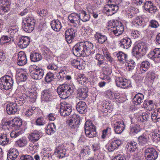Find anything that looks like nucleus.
Here are the masks:
<instances>
[{
	"label": "nucleus",
	"mask_w": 160,
	"mask_h": 160,
	"mask_svg": "<svg viewBox=\"0 0 160 160\" xmlns=\"http://www.w3.org/2000/svg\"><path fill=\"white\" fill-rule=\"evenodd\" d=\"M55 74V73L51 72L48 73L45 78V81L48 82H49L52 81L54 78V75Z\"/></svg>",
	"instance_id": "4d7b16f0"
},
{
	"label": "nucleus",
	"mask_w": 160,
	"mask_h": 160,
	"mask_svg": "<svg viewBox=\"0 0 160 160\" xmlns=\"http://www.w3.org/2000/svg\"><path fill=\"white\" fill-rule=\"evenodd\" d=\"M159 26L158 22L155 20H152L149 23L148 28L150 27L153 28H157Z\"/></svg>",
	"instance_id": "052dcab7"
},
{
	"label": "nucleus",
	"mask_w": 160,
	"mask_h": 160,
	"mask_svg": "<svg viewBox=\"0 0 160 160\" xmlns=\"http://www.w3.org/2000/svg\"><path fill=\"white\" fill-rule=\"evenodd\" d=\"M29 71L32 78L36 80L41 79L44 74L43 70L35 65H31L29 68Z\"/></svg>",
	"instance_id": "7ed1b4c3"
},
{
	"label": "nucleus",
	"mask_w": 160,
	"mask_h": 160,
	"mask_svg": "<svg viewBox=\"0 0 160 160\" xmlns=\"http://www.w3.org/2000/svg\"><path fill=\"white\" fill-rule=\"evenodd\" d=\"M18 30V26L16 25H12L10 26L8 29V33L11 35L10 37L12 38L14 35L16 33Z\"/></svg>",
	"instance_id": "37998d69"
},
{
	"label": "nucleus",
	"mask_w": 160,
	"mask_h": 160,
	"mask_svg": "<svg viewBox=\"0 0 160 160\" xmlns=\"http://www.w3.org/2000/svg\"><path fill=\"white\" fill-rule=\"evenodd\" d=\"M93 44L89 42H78L73 47V53L79 57L89 56L93 51Z\"/></svg>",
	"instance_id": "f257e3e1"
},
{
	"label": "nucleus",
	"mask_w": 160,
	"mask_h": 160,
	"mask_svg": "<svg viewBox=\"0 0 160 160\" xmlns=\"http://www.w3.org/2000/svg\"><path fill=\"white\" fill-rule=\"evenodd\" d=\"M84 129L85 133L87 137L92 138L96 136L97 132L96 127L91 122L88 121L86 122Z\"/></svg>",
	"instance_id": "39448f33"
},
{
	"label": "nucleus",
	"mask_w": 160,
	"mask_h": 160,
	"mask_svg": "<svg viewBox=\"0 0 160 160\" xmlns=\"http://www.w3.org/2000/svg\"><path fill=\"white\" fill-rule=\"evenodd\" d=\"M20 160H34L33 158L31 156L28 155H22L20 158Z\"/></svg>",
	"instance_id": "774afa93"
},
{
	"label": "nucleus",
	"mask_w": 160,
	"mask_h": 160,
	"mask_svg": "<svg viewBox=\"0 0 160 160\" xmlns=\"http://www.w3.org/2000/svg\"><path fill=\"white\" fill-rule=\"evenodd\" d=\"M28 92L29 93L26 92V93L23 94V99L22 100V98H21L19 100L20 101L22 102L21 103H24L25 102V101L24 100V98H29V101L32 102H34L36 101L37 98V93L32 90L29 91Z\"/></svg>",
	"instance_id": "1a4fd4ad"
},
{
	"label": "nucleus",
	"mask_w": 160,
	"mask_h": 160,
	"mask_svg": "<svg viewBox=\"0 0 160 160\" xmlns=\"http://www.w3.org/2000/svg\"><path fill=\"white\" fill-rule=\"evenodd\" d=\"M94 36L98 42L100 44H103L107 40V37L106 35L99 32H97Z\"/></svg>",
	"instance_id": "f704fd0d"
},
{
	"label": "nucleus",
	"mask_w": 160,
	"mask_h": 160,
	"mask_svg": "<svg viewBox=\"0 0 160 160\" xmlns=\"http://www.w3.org/2000/svg\"><path fill=\"white\" fill-rule=\"evenodd\" d=\"M143 95L141 93H138L134 96L133 101L138 104H139L143 102Z\"/></svg>",
	"instance_id": "de8ad7c7"
},
{
	"label": "nucleus",
	"mask_w": 160,
	"mask_h": 160,
	"mask_svg": "<svg viewBox=\"0 0 160 160\" xmlns=\"http://www.w3.org/2000/svg\"><path fill=\"white\" fill-rule=\"evenodd\" d=\"M51 26L52 28L56 32L59 31L62 28L60 22L58 20H54L51 22Z\"/></svg>",
	"instance_id": "473e14b6"
},
{
	"label": "nucleus",
	"mask_w": 160,
	"mask_h": 160,
	"mask_svg": "<svg viewBox=\"0 0 160 160\" xmlns=\"http://www.w3.org/2000/svg\"><path fill=\"white\" fill-rule=\"evenodd\" d=\"M57 92L59 97L62 99H66L69 97L68 96L67 93L65 92V91H63L59 86L57 88Z\"/></svg>",
	"instance_id": "49530a36"
},
{
	"label": "nucleus",
	"mask_w": 160,
	"mask_h": 160,
	"mask_svg": "<svg viewBox=\"0 0 160 160\" xmlns=\"http://www.w3.org/2000/svg\"><path fill=\"white\" fill-rule=\"evenodd\" d=\"M108 26L110 29L111 32L116 36L121 35L124 31V27L122 24L117 20L109 21Z\"/></svg>",
	"instance_id": "f03ea898"
},
{
	"label": "nucleus",
	"mask_w": 160,
	"mask_h": 160,
	"mask_svg": "<svg viewBox=\"0 0 160 160\" xmlns=\"http://www.w3.org/2000/svg\"><path fill=\"white\" fill-rule=\"evenodd\" d=\"M131 40L130 38H125L120 41L119 45L121 48L127 49L131 46Z\"/></svg>",
	"instance_id": "a878e982"
},
{
	"label": "nucleus",
	"mask_w": 160,
	"mask_h": 160,
	"mask_svg": "<svg viewBox=\"0 0 160 160\" xmlns=\"http://www.w3.org/2000/svg\"><path fill=\"white\" fill-rule=\"evenodd\" d=\"M34 27L35 26L33 25V24L31 25L24 23L22 26V28L24 31L28 32H31L34 29Z\"/></svg>",
	"instance_id": "3c124183"
},
{
	"label": "nucleus",
	"mask_w": 160,
	"mask_h": 160,
	"mask_svg": "<svg viewBox=\"0 0 160 160\" xmlns=\"http://www.w3.org/2000/svg\"><path fill=\"white\" fill-rule=\"evenodd\" d=\"M27 141L25 139L22 138L19 139L16 142V144L20 147L25 146L27 144Z\"/></svg>",
	"instance_id": "6e6d98bb"
},
{
	"label": "nucleus",
	"mask_w": 160,
	"mask_h": 160,
	"mask_svg": "<svg viewBox=\"0 0 160 160\" xmlns=\"http://www.w3.org/2000/svg\"><path fill=\"white\" fill-rule=\"evenodd\" d=\"M80 19L83 22H86L89 20L90 16L88 13L84 10H81L79 14Z\"/></svg>",
	"instance_id": "4c0bfd02"
},
{
	"label": "nucleus",
	"mask_w": 160,
	"mask_h": 160,
	"mask_svg": "<svg viewBox=\"0 0 160 160\" xmlns=\"http://www.w3.org/2000/svg\"><path fill=\"white\" fill-rule=\"evenodd\" d=\"M68 19L70 22L75 27L77 26L79 23L80 16L79 14L72 13L68 16Z\"/></svg>",
	"instance_id": "dca6fc26"
},
{
	"label": "nucleus",
	"mask_w": 160,
	"mask_h": 160,
	"mask_svg": "<svg viewBox=\"0 0 160 160\" xmlns=\"http://www.w3.org/2000/svg\"><path fill=\"white\" fill-rule=\"evenodd\" d=\"M143 7L146 11L151 13H155L157 10L156 7L151 1H146Z\"/></svg>",
	"instance_id": "4468645a"
},
{
	"label": "nucleus",
	"mask_w": 160,
	"mask_h": 160,
	"mask_svg": "<svg viewBox=\"0 0 160 160\" xmlns=\"http://www.w3.org/2000/svg\"><path fill=\"white\" fill-rule=\"evenodd\" d=\"M9 139L7 138L6 134H2L0 137V144L5 145L9 143Z\"/></svg>",
	"instance_id": "864d4df0"
},
{
	"label": "nucleus",
	"mask_w": 160,
	"mask_h": 160,
	"mask_svg": "<svg viewBox=\"0 0 160 160\" xmlns=\"http://www.w3.org/2000/svg\"><path fill=\"white\" fill-rule=\"evenodd\" d=\"M108 3H112L115 7H117L118 9L121 8L123 6V2L122 0H109Z\"/></svg>",
	"instance_id": "8fccbe9b"
},
{
	"label": "nucleus",
	"mask_w": 160,
	"mask_h": 160,
	"mask_svg": "<svg viewBox=\"0 0 160 160\" xmlns=\"http://www.w3.org/2000/svg\"><path fill=\"white\" fill-rule=\"evenodd\" d=\"M27 62L26 54L23 52H20L18 54L17 64L19 66L25 64Z\"/></svg>",
	"instance_id": "bb28decb"
},
{
	"label": "nucleus",
	"mask_w": 160,
	"mask_h": 160,
	"mask_svg": "<svg viewBox=\"0 0 160 160\" xmlns=\"http://www.w3.org/2000/svg\"><path fill=\"white\" fill-rule=\"evenodd\" d=\"M6 110L8 114H14L17 111V105L15 103L10 102L7 105Z\"/></svg>",
	"instance_id": "b1692460"
},
{
	"label": "nucleus",
	"mask_w": 160,
	"mask_h": 160,
	"mask_svg": "<svg viewBox=\"0 0 160 160\" xmlns=\"http://www.w3.org/2000/svg\"><path fill=\"white\" fill-rule=\"evenodd\" d=\"M126 63H127L126 64V66L128 68L129 70H132L134 68L135 63L133 60H131L130 61H129L128 62L127 61Z\"/></svg>",
	"instance_id": "680f3d73"
},
{
	"label": "nucleus",
	"mask_w": 160,
	"mask_h": 160,
	"mask_svg": "<svg viewBox=\"0 0 160 160\" xmlns=\"http://www.w3.org/2000/svg\"><path fill=\"white\" fill-rule=\"evenodd\" d=\"M150 63L147 61L142 62L140 65V71L141 73H144L148 69Z\"/></svg>",
	"instance_id": "58836bf2"
},
{
	"label": "nucleus",
	"mask_w": 160,
	"mask_h": 160,
	"mask_svg": "<svg viewBox=\"0 0 160 160\" xmlns=\"http://www.w3.org/2000/svg\"><path fill=\"white\" fill-rule=\"evenodd\" d=\"M57 157L59 158H62L65 156L66 153V150L62 146H59L56 149L54 152Z\"/></svg>",
	"instance_id": "2f4dec72"
},
{
	"label": "nucleus",
	"mask_w": 160,
	"mask_h": 160,
	"mask_svg": "<svg viewBox=\"0 0 160 160\" xmlns=\"http://www.w3.org/2000/svg\"><path fill=\"white\" fill-rule=\"evenodd\" d=\"M31 61L33 62H38L42 59L41 55L39 53L33 52L30 55Z\"/></svg>",
	"instance_id": "79ce46f5"
},
{
	"label": "nucleus",
	"mask_w": 160,
	"mask_h": 160,
	"mask_svg": "<svg viewBox=\"0 0 160 160\" xmlns=\"http://www.w3.org/2000/svg\"><path fill=\"white\" fill-rule=\"evenodd\" d=\"M77 110L80 113L84 114L87 111V105L85 102L80 101L77 105Z\"/></svg>",
	"instance_id": "c756f323"
},
{
	"label": "nucleus",
	"mask_w": 160,
	"mask_h": 160,
	"mask_svg": "<svg viewBox=\"0 0 160 160\" xmlns=\"http://www.w3.org/2000/svg\"><path fill=\"white\" fill-rule=\"evenodd\" d=\"M80 121L79 116L76 114H74L70 119L67 120V123L69 128L74 129L78 127Z\"/></svg>",
	"instance_id": "6e6552de"
},
{
	"label": "nucleus",
	"mask_w": 160,
	"mask_h": 160,
	"mask_svg": "<svg viewBox=\"0 0 160 160\" xmlns=\"http://www.w3.org/2000/svg\"><path fill=\"white\" fill-rule=\"evenodd\" d=\"M62 89L65 91L68 96L71 95L75 90V88L73 84H63L59 86Z\"/></svg>",
	"instance_id": "6ab92c4d"
},
{
	"label": "nucleus",
	"mask_w": 160,
	"mask_h": 160,
	"mask_svg": "<svg viewBox=\"0 0 160 160\" xmlns=\"http://www.w3.org/2000/svg\"><path fill=\"white\" fill-rule=\"evenodd\" d=\"M77 81L81 85H84L88 82V79L83 74H80L77 78Z\"/></svg>",
	"instance_id": "09e8293b"
},
{
	"label": "nucleus",
	"mask_w": 160,
	"mask_h": 160,
	"mask_svg": "<svg viewBox=\"0 0 160 160\" xmlns=\"http://www.w3.org/2000/svg\"><path fill=\"white\" fill-rule=\"evenodd\" d=\"M115 82L117 87L122 88L128 87L129 85L127 79L119 77H116Z\"/></svg>",
	"instance_id": "2eb2a0df"
},
{
	"label": "nucleus",
	"mask_w": 160,
	"mask_h": 160,
	"mask_svg": "<svg viewBox=\"0 0 160 160\" xmlns=\"http://www.w3.org/2000/svg\"><path fill=\"white\" fill-rule=\"evenodd\" d=\"M88 89L86 88L80 87L77 90V97L80 100H84L88 96Z\"/></svg>",
	"instance_id": "a211bd4d"
},
{
	"label": "nucleus",
	"mask_w": 160,
	"mask_h": 160,
	"mask_svg": "<svg viewBox=\"0 0 160 160\" xmlns=\"http://www.w3.org/2000/svg\"><path fill=\"white\" fill-rule=\"evenodd\" d=\"M40 137L39 133L38 132H34L31 134L29 139L32 142H34L38 141Z\"/></svg>",
	"instance_id": "a18cd8bd"
},
{
	"label": "nucleus",
	"mask_w": 160,
	"mask_h": 160,
	"mask_svg": "<svg viewBox=\"0 0 160 160\" xmlns=\"http://www.w3.org/2000/svg\"><path fill=\"white\" fill-rule=\"evenodd\" d=\"M95 58L98 61V64L99 65L102 64L103 63V61L104 59V57L99 54H97L95 56Z\"/></svg>",
	"instance_id": "e2e57ef3"
},
{
	"label": "nucleus",
	"mask_w": 160,
	"mask_h": 160,
	"mask_svg": "<svg viewBox=\"0 0 160 160\" xmlns=\"http://www.w3.org/2000/svg\"><path fill=\"white\" fill-rule=\"evenodd\" d=\"M52 92L50 89L43 90L42 92L41 100L46 102L51 101L52 100Z\"/></svg>",
	"instance_id": "4be33fe9"
},
{
	"label": "nucleus",
	"mask_w": 160,
	"mask_h": 160,
	"mask_svg": "<svg viewBox=\"0 0 160 160\" xmlns=\"http://www.w3.org/2000/svg\"><path fill=\"white\" fill-rule=\"evenodd\" d=\"M122 143L121 140L117 139H114L112 140L111 142L108 145V150L109 152L113 151L115 149L117 148Z\"/></svg>",
	"instance_id": "5701e85b"
},
{
	"label": "nucleus",
	"mask_w": 160,
	"mask_h": 160,
	"mask_svg": "<svg viewBox=\"0 0 160 160\" xmlns=\"http://www.w3.org/2000/svg\"><path fill=\"white\" fill-rule=\"evenodd\" d=\"M116 56L118 61L120 63H124L127 62L128 56L126 53L122 52L119 51L117 53Z\"/></svg>",
	"instance_id": "72a5a7b5"
},
{
	"label": "nucleus",
	"mask_w": 160,
	"mask_h": 160,
	"mask_svg": "<svg viewBox=\"0 0 160 160\" xmlns=\"http://www.w3.org/2000/svg\"><path fill=\"white\" fill-rule=\"evenodd\" d=\"M46 133L48 135L54 133L56 130V127L54 123L48 124L46 128Z\"/></svg>",
	"instance_id": "ea45409f"
},
{
	"label": "nucleus",
	"mask_w": 160,
	"mask_h": 160,
	"mask_svg": "<svg viewBox=\"0 0 160 160\" xmlns=\"http://www.w3.org/2000/svg\"><path fill=\"white\" fill-rule=\"evenodd\" d=\"M156 75L154 71H150L147 73V77L149 78L151 80H153L156 77Z\"/></svg>",
	"instance_id": "338daca9"
},
{
	"label": "nucleus",
	"mask_w": 160,
	"mask_h": 160,
	"mask_svg": "<svg viewBox=\"0 0 160 160\" xmlns=\"http://www.w3.org/2000/svg\"><path fill=\"white\" fill-rule=\"evenodd\" d=\"M151 118L154 122H160V108L156 110L151 114Z\"/></svg>",
	"instance_id": "c9c22d12"
},
{
	"label": "nucleus",
	"mask_w": 160,
	"mask_h": 160,
	"mask_svg": "<svg viewBox=\"0 0 160 160\" xmlns=\"http://www.w3.org/2000/svg\"><path fill=\"white\" fill-rule=\"evenodd\" d=\"M30 38L27 36H22L20 38L18 42V46L21 48H26L29 44Z\"/></svg>",
	"instance_id": "393cba45"
},
{
	"label": "nucleus",
	"mask_w": 160,
	"mask_h": 160,
	"mask_svg": "<svg viewBox=\"0 0 160 160\" xmlns=\"http://www.w3.org/2000/svg\"><path fill=\"white\" fill-rule=\"evenodd\" d=\"M112 72V69L110 68L108 66L103 67L100 78L102 80L107 81L108 82H109L111 81L109 76Z\"/></svg>",
	"instance_id": "9d476101"
},
{
	"label": "nucleus",
	"mask_w": 160,
	"mask_h": 160,
	"mask_svg": "<svg viewBox=\"0 0 160 160\" xmlns=\"http://www.w3.org/2000/svg\"><path fill=\"white\" fill-rule=\"evenodd\" d=\"M154 105V104L153 103V102L151 100H146L144 101L143 104V107L146 108L149 107H152Z\"/></svg>",
	"instance_id": "0e129e2a"
},
{
	"label": "nucleus",
	"mask_w": 160,
	"mask_h": 160,
	"mask_svg": "<svg viewBox=\"0 0 160 160\" xmlns=\"http://www.w3.org/2000/svg\"><path fill=\"white\" fill-rule=\"evenodd\" d=\"M77 30L73 28L68 29L65 32V36L67 42L68 43H71L76 35Z\"/></svg>",
	"instance_id": "9b49d317"
},
{
	"label": "nucleus",
	"mask_w": 160,
	"mask_h": 160,
	"mask_svg": "<svg viewBox=\"0 0 160 160\" xmlns=\"http://www.w3.org/2000/svg\"><path fill=\"white\" fill-rule=\"evenodd\" d=\"M27 76L28 73L26 72L23 71L17 74L16 78L21 82H24L27 80Z\"/></svg>",
	"instance_id": "a19ab883"
},
{
	"label": "nucleus",
	"mask_w": 160,
	"mask_h": 160,
	"mask_svg": "<svg viewBox=\"0 0 160 160\" xmlns=\"http://www.w3.org/2000/svg\"><path fill=\"white\" fill-rule=\"evenodd\" d=\"M127 145V149L131 152H134L138 147L137 143L134 141H131L130 142H128Z\"/></svg>",
	"instance_id": "c03bdc74"
},
{
	"label": "nucleus",
	"mask_w": 160,
	"mask_h": 160,
	"mask_svg": "<svg viewBox=\"0 0 160 160\" xmlns=\"http://www.w3.org/2000/svg\"><path fill=\"white\" fill-rule=\"evenodd\" d=\"M25 20L26 22L25 23L31 25L33 24V25L35 26L36 21L33 17L30 16L28 17L25 18Z\"/></svg>",
	"instance_id": "bf43d9fd"
},
{
	"label": "nucleus",
	"mask_w": 160,
	"mask_h": 160,
	"mask_svg": "<svg viewBox=\"0 0 160 160\" xmlns=\"http://www.w3.org/2000/svg\"><path fill=\"white\" fill-rule=\"evenodd\" d=\"M144 43H139L133 48L132 52L133 56L139 58L141 56L145 55L146 52V46H144Z\"/></svg>",
	"instance_id": "423d86ee"
},
{
	"label": "nucleus",
	"mask_w": 160,
	"mask_h": 160,
	"mask_svg": "<svg viewBox=\"0 0 160 160\" xmlns=\"http://www.w3.org/2000/svg\"><path fill=\"white\" fill-rule=\"evenodd\" d=\"M145 156L147 160H155L158 157V152L153 147H149L145 149Z\"/></svg>",
	"instance_id": "0eeeda50"
},
{
	"label": "nucleus",
	"mask_w": 160,
	"mask_h": 160,
	"mask_svg": "<svg viewBox=\"0 0 160 160\" xmlns=\"http://www.w3.org/2000/svg\"><path fill=\"white\" fill-rule=\"evenodd\" d=\"M132 23L134 25H135L136 26H141L143 24L144 22L142 18L139 17H137L132 21Z\"/></svg>",
	"instance_id": "5fc2aeb1"
},
{
	"label": "nucleus",
	"mask_w": 160,
	"mask_h": 160,
	"mask_svg": "<svg viewBox=\"0 0 160 160\" xmlns=\"http://www.w3.org/2000/svg\"><path fill=\"white\" fill-rule=\"evenodd\" d=\"M18 155V151L16 149H10L7 154V159L8 160H15Z\"/></svg>",
	"instance_id": "7c9ffc66"
},
{
	"label": "nucleus",
	"mask_w": 160,
	"mask_h": 160,
	"mask_svg": "<svg viewBox=\"0 0 160 160\" xmlns=\"http://www.w3.org/2000/svg\"><path fill=\"white\" fill-rule=\"evenodd\" d=\"M102 51L103 55L107 60L111 63L113 61V59L111 57L107 49L105 48H102Z\"/></svg>",
	"instance_id": "603ef678"
},
{
	"label": "nucleus",
	"mask_w": 160,
	"mask_h": 160,
	"mask_svg": "<svg viewBox=\"0 0 160 160\" xmlns=\"http://www.w3.org/2000/svg\"><path fill=\"white\" fill-rule=\"evenodd\" d=\"M11 37L7 36H3L0 39V43L4 44L5 43L9 42L11 40Z\"/></svg>",
	"instance_id": "13d9d810"
},
{
	"label": "nucleus",
	"mask_w": 160,
	"mask_h": 160,
	"mask_svg": "<svg viewBox=\"0 0 160 160\" xmlns=\"http://www.w3.org/2000/svg\"><path fill=\"white\" fill-rule=\"evenodd\" d=\"M22 124V121L18 118H15L12 120L11 121L7 122L4 124V126L9 125L11 126V128H14L15 129H17L21 126Z\"/></svg>",
	"instance_id": "aec40b11"
},
{
	"label": "nucleus",
	"mask_w": 160,
	"mask_h": 160,
	"mask_svg": "<svg viewBox=\"0 0 160 160\" xmlns=\"http://www.w3.org/2000/svg\"><path fill=\"white\" fill-rule=\"evenodd\" d=\"M114 125V130L117 134H121L124 130L125 125L123 122H117Z\"/></svg>",
	"instance_id": "cd10ccee"
},
{
	"label": "nucleus",
	"mask_w": 160,
	"mask_h": 160,
	"mask_svg": "<svg viewBox=\"0 0 160 160\" xmlns=\"http://www.w3.org/2000/svg\"><path fill=\"white\" fill-rule=\"evenodd\" d=\"M13 78L8 76H3L0 78V88L8 90L11 88L13 84Z\"/></svg>",
	"instance_id": "20e7f679"
},
{
	"label": "nucleus",
	"mask_w": 160,
	"mask_h": 160,
	"mask_svg": "<svg viewBox=\"0 0 160 160\" xmlns=\"http://www.w3.org/2000/svg\"><path fill=\"white\" fill-rule=\"evenodd\" d=\"M149 134L148 132H145L138 138L139 144L143 146L147 144L149 141Z\"/></svg>",
	"instance_id": "412c9836"
},
{
	"label": "nucleus",
	"mask_w": 160,
	"mask_h": 160,
	"mask_svg": "<svg viewBox=\"0 0 160 160\" xmlns=\"http://www.w3.org/2000/svg\"><path fill=\"white\" fill-rule=\"evenodd\" d=\"M141 129L140 125L137 124H132L130 126V134L131 135H134L139 132Z\"/></svg>",
	"instance_id": "e433bc0d"
},
{
	"label": "nucleus",
	"mask_w": 160,
	"mask_h": 160,
	"mask_svg": "<svg viewBox=\"0 0 160 160\" xmlns=\"http://www.w3.org/2000/svg\"><path fill=\"white\" fill-rule=\"evenodd\" d=\"M21 134L20 131L17 129L12 131L10 133V136L12 138H16Z\"/></svg>",
	"instance_id": "69168bd1"
},
{
	"label": "nucleus",
	"mask_w": 160,
	"mask_h": 160,
	"mask_svg": "<svg viewBox=\"0 0 160 160\" xmlns=\"http://www.w3.org/2000/svg\"><path fill=\"white\" fill-rule=\"evenodd\" d=\"M10 4L8 0H0V8L4 12L10 10Z\"/></svg>",
	"instance_id": "c85d7f7f"
},
{
	"label": "nucleus",
	"mask_w": 160,
	"mask_h": 160,
	"mask_svg": "<svg viewBox=\"0 0 160 160\" xmlns=\"http://www.w3.org/2000/svg\"><path fill=\"white\" fill-rule=\"evenodd\" d=\"M72 111L71 105L66 104L63 106L62 105L60 109V114L64 117L69 115Z\"/></svg>",
	"instance_id": "f3484780"
},
{
	"label": "nucleus",
	"mask_w": 160,
	"mask_h": 160,
	"mask_svg": "<svg viewBox=\"0 0 160 160\" xmlns=\"http://www.w3.org/2000/svg\"><path fill=\"white\" fill-rule=\"evenodd\" d=\"M151 59L153 60L155 63L160 62V48H156L152 51L150 52L149 54Z\"/></svg>",
	"instance_id": "ddd939ff"
},
{
	"label": "nucleus",
	"mask_w": 160,
	"mask_h": 160,
	"mask_svg": "<svg viewBox=\"0 0 160 160\" xmlns=\"http://www.w3.org/2000/svg\"><path fill=\"white\" fill-rule=\"evenodd\" d=\"M104 10L106 11L105 13L108 16H111L115 13L118 10L117 7H115L112 3H108L104 7Z\"/></svg>",
	"instance_id": "f8f14e48"
}]
</instances>
